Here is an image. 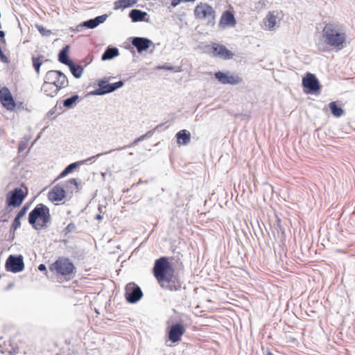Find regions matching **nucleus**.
Listing matches in <instances>:
<instances>
[{"mask_svg": "<svg viewBox=\"0 0 355 355\" xmlns=\"http://www.w3.org/2000/svg\"><path fill=\"white\" fill-rule=\"evenodd\" d=\"M323 24L322 30L323 42L317 44L318 50L324 53L329 51V47L342 49L347 39V33L343 26L335 21H324Z\"/></svg>", "mask_w": 355, "mask_h": 355, "instance_id": "f257e3e1", "label": "nucleus"}, {"mask_svg": "<svg viewBox=\"0 0 355 355\" xmlns=\"http://www.w3.org/2000/svg\"><path fill=\"white\" fill-rule=\"evenodd\" d=\"M153 273L163 289L177 291L181 288L182 282L174 275V269L167 257H162L155 260Z\"/></svg>", "mask_w": 355, "mask_h": 355, "instance_id": "f03ea898", "label": "nucleus"}, {"mask_svg": "<svg viewBox=\"0 0 355 355\" xmlns=\"http://www.w3.org/2000/svg\"><path fill=\"white\" fill-rule=\"evenodd\" d=\"M51 222L49 208L44 204H38L28 214V223L36 230L46 228Z\"/></svg>", "mask_w": 355, "mask_h": 355, "instance_id": "7ed1b4c3", "label": "nucleus"}, {"mask_svg": "<svg viewBox=\"0 0 355 355\" xmlns=\"http://www.w3.org/2000/svg\"><path fill=\"white\" fill-rule=\"evenodd\" d=\"M195 17L206 21L207 26H213L216 23V11L207 3H200L194 9Z\"/></svg>", "mask_w": 355, "mask_h": 355, "instance_id": "20e7f679", "label": "nucleus"}, {"mask_svg": "<svg viewBox=\"0 0 355 355\" xmlns=\"http://www.w3.org/2000/svg\"><path fill=\"white\" fill-rule=\"evenodd\" d=\"M110 77H105L98 81V88L90 92V95L92 96H103L107 94L114 92L118 89L122 87L124 82L119 80L114 83H109L108 81Z\"/></svg>", "mask_w": 355, "mask_h": 355, "instance_id": "39448f33", "label": "nucleus"}, {"mask_svg": "<svg viewBox=\"0 0 355 355\" xmlns=\"http://www.w3.org/2000/svg\"><path fill=\"white\" fill-rule=\"evenodd\" d=\"M44 80L57 87L65 88L69 85L67 76L59 70H50L47 71Z\"/></svg>", "mask_w": 355, "mask_h": 355, "instance_id": "423d86ee", "label": "nucleus"}, {"mask_svg": "<svg viewBox=\"0 0 355 355\" xmlns=\"http://www.w3.org/2000/svg\"><path fill=\"white\" fill-rule=\"evenodd\" d=\"M58 274L67 276L72 274L75 270L73 263L68 258H59L52 265Z\"/></svg>", "mask_w": 355, "mask_h": 355, "instance_id": "0eeeda50", "label": "nucleus"}, {"mask_svg": "<svg viewBox=\"0 0 355 355\" xmlns=\"http://www.w3.org/2000/svg\"><path fill=\"white\" fill-rule=\"evenodd\" d=\"M143 296L141 288L134 282L128 283L125 288V297L128 302L135 304Z\"/></svg>", "mask_w": 355, "mask_h": 355, "instance_id": "6e6552de", "label": "nucleus"}, {"mask_svg": "<svg viewBox=\"0 0 355 355\" xmlns=\"http://www.w3.org/2000/svg\"><path fill=\"white\" fill-rule=\"evenodd\" d=\"M26 195L21 188L17 187L8 192L6 203L7 207H19L23 202Z\"/></svg>", "mask_w": 355, "mask_h": 355, "instance_id": "1a4fd4ad", "label": "nucleus"}, {"mask_svg": "<svg viewBox=\"0 0 355 355\" xmlns=\"http://www.w3.org/2000/svg\"><path fill=\"white\" fill-rule=\"evenodd\" d=\"M304 91L306 94H313L320 89V84L316 76L311 73H307L302 79Z\"/></svg>", "mask_w": 355, "mask_h": 355, "instance_id": "9d476101", "label": "nucleus"}, {"mask_svg": "<svg viewBox=\"0 0 355 355\" xmlns=\"http://www.w3.org/2000/svg\"><path fill=\"white\" fill-rule=\"evenodd\" d=\"M214 78L223 85H236L243 81L242 78L230 71H216L214 73Z\"/></svg>", "mask_w": 355, "mask_h": 355, "instance_id": "9b49d317", "label": "nucleus"}, {"mask_svg": "<svg viewBox=\"0 0 355 355\" xmlns=\"http://www.w3.org/2000/svg\"><path fill=\"white\" fill-rule=\"evenodd\" d=\"M7 271L14 273L19 272L24 268V263L21 255H10L6 261Z\"/></svg>", "mask_w": 355, "mask_h": 355, "instance_id": "f8f14e48", "label": "nucleus"}, {"mask_svg": "<svg viewBox=\"0 0 355 355\" xmlns=\"http://www.w3.org/2000/svg\"><path fill=\"white\" fill-rule=\"evenodd\" d=\"M185 332V328L181 322H177L172 324L168 332L169 340L172 343H177L181 340L182 335Z\"/></svg>", "mask_w": 355, "mask_h": 355, "instance_id": "ddd939ff", "label": "nucleus"}, {"mask_svg": "<svg viewBox=\"0 0 355 355\" xmlns=\"http://www.w3.org/2000/svg\"><path fill=\"white\" fill-rule=\"evenodd\" d=\"M211 53L214 57H219L223 60H230L234 56V53L225 46L218 43H213Z\"/></svg>", "mask_w": 355, "mask_h": 355, "instance_id": "4468645a", "label": "nucleus"}, {"mask_svg": "<svg viewBox=\"0 0 355 355\" xmlns=\"http://www.w3.org/2000/svg\"><path fill=\"white\" fill-rule=\"evenodd\" d=\"M0 101L2 105L8 110H11L15 107L16 105L13 96L6 87L0 89Z\"/></svg>", "mask_w": 355, "mask_h": 355, "instance_id": "2eb2a0df", "label": "nucleus"}, {"mask_svg": "<svg viewBox=\"0 0 355 355\" xmlns=\"http://www.w3.org/2000/svg\"><path fill=\"white\" fill-rule=\"evenodd\" d=\"M132 45L136 48L138 53L147 51L153 44L152 40L147 37H133L131 38Z\"/></svg>", "mask_w": 355, "mask_h": 355, "instance_id": "dca6fc26", "label": "nucleus"}, {"mask_svg": "<svg viewBox=\"0 0 355 355\" xmlns=\"http://www.w3.org/2000/svg\"><path fill=\"white\" fill-rule=\"evenodd\" d=\"M66 191L64 187L60 184L54 186L48 193V198L51 201H61L64 198Z\"/></svg>", "mask_w": 355, "mask_h": 355, "instance_id": "f3484780", "label": "nucleus"}, {"mask_svg": "<svg viewBox=\"0 0 355 355\" xmlns=\"http://www.w3.org/2000/svg\"><path fill=\"white\" fill-rule=\"evenodd\" d=\"M107 17L108 15L107 14H104L83 21V24L87 28L93 29L97 27L99 24H103Z\"/></svg>", "mask_w": 355, "mask_h": 355, "instance_id": "a211bd4d", "label": "nucleus"}, {"mask_svg": "<svg viewBox=\"0 0 355 355\" xmlns=\"http://www.w3.org/2000/svg\"><path fill=\"white\" fill-rule=\"evenodd\" d=\"M94 157H92L91 158H89L87 159H85V160H83V161H79V162H73L70 164H69L68 166H67L65 167V168L60 173V175L58 176L57 178V180L58 179H60V178H64L65 176L68 175L69 174H70L71 173L73 172V170H75L76 168H77L79 166L85 164V162H87V161H89V160H92V158H94Z\"/></svg>", "mask_w": 355, "mask_h": 355, "instance_id": "6ab92c4d", "label": "nucleus"}, {"mask_svg": "<svg viewBox=\"0 0 355 355\" xmlns=\"http://www.w3.org/2000/svg\"><path fill=\"white\" fill-rule=\"evenodd\" d=\"M62 89V87H57L53 85L48 83V82H45L44 80L41 87L42 92H43L46 96L51 98L55 97Z\"/></svg>", "mask_w": 355, "mask_h": 355, "instance_id": "aec40b11", "label": "nucleus"}, {"mask_svg": "<svg viewBox=\"0 0 355 355\" xmlns=\"http://www.w3.org/2000/svg\"><path fill=\"white\" fill-rule=\"evenodd\" d=\"M147 16L146 12L138 9H132L129 12V17L133 22L148 21Z\"/></svg>", "mask_w": 355, "mask_h": 355, "instance_id": "412c9836", "label": "nucleus"}, {"mask_svg": "<svg viewBox=\"0 0 355 355\" xmlns=\"http://www.w3.org/2000/svg\"><path fill=\"white\" fill-rule=\"evenodd\" d=\"M69 46L66 45L64 46L58 53V60L60 63L68 66L73 61L70 59L69 55Z\"/></svg>", "mask_w": 355, "mask_h": 355, "instance_id": "4be33fe9", "label": "nucleus"}, {"mask_svg": "<svg viewBox=\"0 0 355 355\" xmlns=\"http://www.w3.org/2000/svg\"><path fill=\"white\" fill-rule=\"evenodd\" d=\"M178 144L180 145H187L191 140V134L187 130H181L175 135Z\"/></svg>", "mask_w": 355, "mask_h": 355, "instance_id": "5701e85b", "label": "nucleus"}, {"mask_svg": "<svg viewBox=\"0 0 355 355\" xmlns=\"http://www.w3.org/2000/svg\"><path fill=\"white\" fill-rule=\"evenodd\" d=\"M119 54V49L116 47L109 46L107 47L104 53L101 55L102 60H110L118 56Z\"/></svg>", "mask_w": 355, "mask_h": 355, "instance_id": "b1692460", "label": "nucleus"}, {"mask_svg": "<svg viewBox=\"0 0 355 355\" xmlns=\"http://www.w3.org/2000/svg\"><path fill=\"white\" fill-rule=\"evenodd\" d=\"M220 23L225 25L233 26L236 24V19L231 12L225 11L221 16Z\"/></svg>", "mask_w": 355, "mask_h": 355, "instance_id": "393cba45", "label": "nucleus"}, {"mask_svg": "<svg viewBox=\"0 0 355 355\" xmlns=\"http://www.w3.org/2000/svg\"><path fill=\"white\" fill-rule=\"evenodd\" d=\"M68 67L74 78H80L82 76L84 69L80 64H75L72 62Z\"/></svg>", "mask_w": 355, "mask_h": 355, "instance_id": "a878e982", "label": "nucleus"}, {"mask_svg": "<svg viewBox=\"0 0 355 355\" xmlns=\"http://www.w3.org/2000/svg\"><path fill=\"white\" fill-rule=\"evenodd\" d=\"M138 0H118L114 2V9H124L133 6Z\"/></svg>", "mask_w": 355, "mask_h": 355, "instance_id": "bb28decb", "label": "nucleus"}, {"mask_svg": "<svg viewBox=\"0 0 355 355\" xmlns=\"http://www.w3.org/2000/svg\"><path fill=\"white\" fill-rule=\"evenodd\" d=\"M277 24V16L275 12H269L265 19V25L268 30H272Z\"/></svg>", "mask_w": 355, "mask_h": 355, "instance_id": "cd10ccee", "label": "nucleus"}, {"mask_svg": "<svg viewBox=\"0 0 355 355\" xmlns=\"http://www.w3.org/2000/svg\"><path fill=\"white\" fill-rule=\"evenodd\" d=\"M329 107L331 114L336 117L342 116L344 112L343 109L340 106H338L335 101L329 103Z\"/></svg>", "mask_w": 355, "mask_h": 355, "instance_id": "c85d7f7f", "label": "nucleus"}, {"mask_svg": "<svg viewBox=\"0 0 355 355\" xmlns=\"http://www.w3.org/2000/svg\"><path fill=\"white\" fill-rule=\"evenodd\" d=\"M80 97L78 94H74L63 101V106L67 108H72Z\"/></svg>", "mask_w": 355, "mask_h": 355, "instance_id": "c756f323", "label": "nucleus"}, {"mask_svg": "<svg viewBox=\"0 0 355 355\" xmlns=\"http://www.w3.org/2000/svg\"><path fill=\"white\" fill-rule=\"evenodd\" d=\"M31 139V136L30 135H25L23 139L19 141V146H18V153H22L27 147V145L29 142V141Z\"/></svg>", "mask_w": 355, "mask_h": 355, "instance_id": "7c9ffc66", "label": "nucleus"}, {"mask_svg": "<svg viewBox=\"0 0 355 355\" xmlns=\"http://www.w3.org/2000/svg\"><path fill=\"white\" fill-rule=\"evenodd\" d=\"M40 58H41V56H38V57L33 56L32 57L33 67L37 75H39L40 73V67L43 63V62L41 61Z\"/></svg>", "mask_w": 355, "mask_h": 355, "instance_id": "2f4dec72", "label": "nucleus"}, {"mask_svg": "<svg viewBox=\"0 0 355 355\" xmlns=\"http://www.w3.org/2000/svg\"><path fill=\"white\" fill-rule=\"evenodd\" d=\"M155 129H153V130H149L148 131L146 134L139 137L138 138H137L136 139H135L134 141V144H137L140 141H142L145 139H149L152 137L154 131H155Z\"/></svg>", "mask_w": 355, "mask_h": 355, "instance_id": "473e14b6", "label": "nucleus"}, {"mask_svg": "<svg viewBox=\"0 0 355 355\" xmlns=\"http://www.w3.org/2000/svg\"><path fill=\"white\" fill-rule=\"evenodd\" d=\"M21 218L17 216H15V218H14V220L12 223V225H11V227H10V232H15L16 231L19 227H20L21 226V222H20V219Z\"/></svg>", "mask_w": 355, "mask_h": 355, "instance_id": "72a5a7b5", "label": "nucleus"}, {"mask_svg": "<svg viewBox=\"0 0 355 355\" xmlns=\"http://www.w3.org/2000/svg\"><path fill=\"white\" fill-rule=\"evenodd\" d=\"M38 31L42 36H49L51 34V31L46 29L42 25H37L36 26Z\"/></svg>", "mask_w": 355, "mask_h": 355, "instance_id": "f704fd0d", "label": "nucleus"}, {"mask_svg": "<svg viewBox=\"0 0 355 355\" xmlns=\"http://www.w3.org/2000/svg\"><path fill=\"white\" fill-rule=\"evenodd\" d=\"M76 229V225L73 223H69L64 229V235L67 236L68 234L73 232Z\"/></svg>", "mask_w": 355, "mask_h": 355, "instance_id": "c9c22d12", "label": "nucleus"}, {"mask_svg": "<svg viewBox=\"0 0 355 355\" xmlns=\"http://www.w3.org/2000/svg\"><path fill=\"white\" fill-rule=\"evenodd\" d=\"M28 208H29V205H24L21 207V209L19 210V211L17 213V216H19L21 218H23L26 215Z\"/></svg>", "mask_w": 355, "mask_h": 355, "instance_id": "e433bc0d", "label": "nucleus"}, {"mask_svg": "<svg viewBox=\"0 0 355 355\" xmlns=\"http://www.w3.org/2000/svg\"><path fill=\"white\" fill-rule=\"evenodd\" d=\"M22 157H16L15 158H14L12 162H11V167L12 168H15V166L17 164V165H19L20 162H21V158Z\"/></svg>", "mask_w": 355, "mask_h": 355, "instance_id": "4c0bfd02", "label": "nucleus"}, {"mask_svg": "<svg viewBox=\"0 0 355 355\" xmlns=\"http://www.w3.org/2000/svg\"><path fill=\"white\" fill-rule=\"evenodd\" d=\"M153 178L150 179V180H145V181H143L141 180H139V181L135 184H133L132 185V187H137L138 185H139L140 184H143V183H145V184H148V182L153 181Z\"/></svg>", "mask_w": 355, "mask_h": 355, "instance_id": "58836bf2", "label": "nucleus"}, {"mask_svg": "<svg viewBox=\"0 0 355 355\" xmlns=\"http://www.w3.org/2000/svg\"><path fill=\"white\" fill-rule=\"evenodd\" d=\"M158 69L171 71L173 69V67L171 65L164 64L158 67Z\"/></svg>", "mask_w": 355, "mask_h": 355, "instance_id": "ea45409f", "label": "nucleus"}, {"mask_svg": "<svg viewBox=\"0 0 355 355\" xmlns=\"http://www.w3.org/2000/svg\"><path fill=\"white\" fill-rule=\"evenodd\" d=\"M84 28H85V26L83 24L82 22L76 26V29H72V31L80 32L82 31Z\"/></svg>", "mask_w": 355, "mask_h": 355, "instance_id": "a19ab883", "label": "nucleus"}, {"mask_svg": "<svg viewBox=\"0 0 355 355\" xmlns=\"http://www.w3.org/2000/svg\"><path fill=\"white\" fill-rule=\"evenodd\" d=\"M67 184H73L75 185L76 187H78V183L77 182V180L75 179V178H71L70 180H69L67 182Z\"/></svg>", "mask_w": 355, "mask_h": 355, "instance_id": "79ce46f5", "label": "nucleus"}, {"mask_svg": "<svg viewBox=\"0 0 355 355\" xmlns=\"http://www.w3.org/2000/svg\"><path fill=\"white\" fill-rule=\"evenodd\" d=\"M181 2L182 0H171V5L173 8H175L178 6Z\"/></svg>", "mask_w": 355, "mask_h": 355, "instance_id": "37998d69", "label": "nucleus"}, {"mask_svg": "<svg viewBox=\"0 0 355 355\" xmlns=\"http://www.w3.org/2000/svg\"><path fill=\"white\" fill-rule=\"evenodd\" d=\"M4 37H5V33L4 31H0V40H1V42L2 43H4L6 41H5V39H4Z\"/></svg>", "mask_w": 355, "mask_h": 355, "instance_id": "c03bdc74", "label": "nucleus"}, {"mask_svg": "<svg viewBox=\"0 0 355 355\" xmlns=\"http://www.w3.org/2000/svg\"><path fill=\"white\" fill-rule=\"evenodd\" d=\"M38 270H39L40 271H42H42H45V270H46V266H45L44 264H42H42H40V265L38 266Z\"/></svg>", "mask_w": 355, "mask_h": 355, "instance_id": "a18cd8bd", "label": "nucleus"}, {"mask_svg": "<svg viewBox=\"0 0 355 355\" xmlns=\"http://www.w3.org/2000/svg\"><path fill=\"white\" fill-rule=\"evenodd\" d=\"M130 146H124V147H122L121 148H116V149H114V150H112L109 153H112V152H115L116 150L126 149V148H130Z\"/></svg>", "mask_w": 355, "mask_h": 355, "instance_id": "49530a36", "label": "nucleus"}, {"mask_svg": "<svg viewBox=\"0 0 355 355\" xmlns=\"http://www.w3.org/2000/svg\"><path fill=\"white\" fill-rule=\"evenodd\" d=\"M95 219L98 220H102L103 216L101 214H96L95 216Z\"/></svg>", "mask_w": 355, "mask_h": 355, "instance_id": "de8ad7c7", "label": "nucleus"}, {"mask_svg": "<svg viewBox=\"0 0 355 355\" xmlns=\"http://www.w3.org/2000/svg\"><path fill=\"white\" fill-rule=\"evenodd\" d=\"M40 137V136L37 137V138L31 144V146H30V148H28V152L31 150V148H32V146H33L34 143L37 141V139Z\"/></svg>", "mask_w": 355, "mask_h": 355, "instance_id": "09e8293b", "label": "nucleus"}, {"mask_svg": "<svg viewBox=\"0 0 355 355\" xmlns=\"http://www.w3.org/2000/svg\"><path fill=\"white\" fill-rule=\"evenodd\" d=\"M40 137V136L37 137V138L31 144V146H30V148H28V152L31 150V148H32V146H33L34 143L37 141V139Z\"/></svg>", "mask_w": 355, "mask_h": 355, "instance_id": "8fccbe9b", "label": "nucleus"}, {"mask_svg": "<svg viewBox=\"0 0 355 355\" xmlns=\"http://www.w3.org/2000/svg\"><path fill=\"white\" fill-rule=\"evenodd\" d=\"M40 137V136L37 137V138L31 144V146H30V148H28V152L31 150V148H32V146H33L34 143L37 141V139Z\"/></svg>", "mask_w": 355, "mask_h": 355, "instance_id": "3c124183", "label": "nucleus"}, {"mask_svg": "<svg viewBox=\"0 0 355 355\" xmlns=\"http://www.w3.org/2000/svg\"><path fill=\"white\" fill-rule=\"evenodd\" d=\"M196 0H182V2H193Z\"/></svg>", "mask_w": 355, "mask_h": 355, "instance_id": "603ef678", "label": "nucleus"}, {"mask_svg": "<svg viewBox=\"0 0 355 355\" xmlns=\"http://www.w3.org/2000/svg\"><path fill=\"white\" fill-rule=\"evenodd\" d=\"M266 355H274L270 351L268 350Z\"/></svg>", "mask_w": 355, "mask_h": 355, "instance_id": "864d4df0", "label": "nucleus"}, {"mask_svg": "<svg viewBox=\"0 0 355 355\" xmlns=\"http://www.w3.org/2000/svg\"><path fill=\"white\" fill-rule=\"evenodd\" d=\"M96 155H98V156L103 155V153H98V154H96Z\"/></svg>", "mask_w": 355, "mask_h": 355, "instance_id": "5fc2aeb1", "label": "nucleus"}, {"mask_svg": "<svg viewBox=\"0 0 355 355\" xmlns=\"http://www.w3.org/2000/svg\"><path fill=\"white\" fill-rule=\"evenodd\" d=\"M49 113L51 114H53L54 113V112L51 110Z\"/></svg>", "mask_w": 355, "mask_h": 355, "instance_id": "6e6d98bb", "label": "nucleus"}, {"mask_svg": "<svg viewBox=\"0 0 355 355\" xmlns=\"http://www.w3.org/2000/svg\"><path fill=\"white\" fill-rule=\"evenodd\" d=\"M129 155H132V153H129Z\"/></svg>", "mask_w": 355, "mask_h": 355, "instance_id": "4d7b16f0", "label": "nucleus"}]
</instances>
